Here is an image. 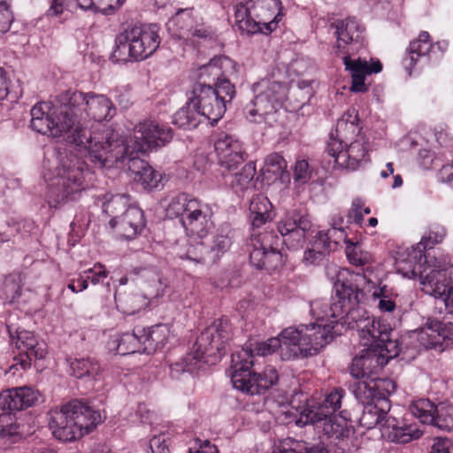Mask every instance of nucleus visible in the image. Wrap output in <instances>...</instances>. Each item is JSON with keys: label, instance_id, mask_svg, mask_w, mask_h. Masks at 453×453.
<instances>
[{"label": "nucleus", "instance_id": "obj_39", "mask_svg": "<svg viewBox=\"0 0 453 453\" xmlns=\"http://www.w3.org/2000/svg\"><path fill=\"white\" fill-rule=\"evenodd\" d=\"M170 328L165 324L155 325L142 332L143 349L142 352H154L163 348L168 341Z\"/></svg>", "mask_w": 453, "mask_h": 453}, {"label": "nucleus", "instance_id": "obj_36", "mask_svg": "<svg viewBox=\"0 0 453 453\" xmlns=\"http://www.w3.org/2000/svg\"><path fill=\"white\" fill-rule=\"evenodd\" d=\"M392 329L388 324L382 323L380 320H376L373 317L361 326L359 337L363 346L372 349L378 346L380 342H384L388 339V334H391Z\"/></svg>", "mask_w": 453, "mask_h": 453}, {"label": "nucleus", "instance_id": "obj_40", "mask_svg": "<svg viewBox=\"0 0 453 453\" xmlns=\"http://www.w3.org/2000/svg\"><path fill=\"white\" fill-rule=\"evenodd\" d=\"M21 439L19 426L10 413L0 414V451L6 450Z\"/></svg>", "mask_w": 453, "mask_h": 453}, {"label": "nucleus", "instance_id": "obj_63", "mask_svg": "<svg viewBox=\"0 0 453 453\" xmlns=\"http://www.w3.org/2000/svg\"><path fill=\"white\" fill-rule=\"evenodd\" d=\"M250 213H255L257 211H267L272 210V203L268 198L263 195H257L252 198L250 203Z\"/></svg>", "mask_w": 453, "mask_h": 453}, {"label": "nucleus", "instance_id": "obj_20", "mask_svg": "<svg viewBox=\"0 0 453 453\" xmlns=\"http://www.w3.org/2000/svg\"><path fill=\"white\" fill-rule=\"evenodd\" d=\"M311 226V222L306 214L293 210L287 212L278 223V231L288 249H296L304 242L305 233Z\"/></svg>", "mask_w": 453, "mask_h": 453}, {"label": "nucleus", "instance_id": "obj_3", "mask_svg": "<svg viewBox=\"0 0 453 453\" xmlns=\"http://www.w3.org/2000/svg\"><path fill=\"white\" fill-rule=\"evenodd\" d=\"M330 328L321 329L317 326H289L281 331L278 337H272L265 342H256L253 349L255 355L265 357L279 349L282 360H294L317 355L326 345Z\"/></svg>", "mask_w": 453, "mask_h": 453}, {"label": "nucleus", "instance_id": "obj_30", "mask_svg": "<svg viewBox=\"0 0 453 453\" xmlns=\"http://www.w3.org/2000/svg\"><path fill=\"white\" fill-rule=\"evenodd\" d=\"M40 394L29 387L14 388L0 394V408L4 411H21L33 406Z\"/></svg>", "mask_w": 453, "mask_h": 453}, {"label": "nucleus", "instance_id": "obj_61", "mask_svg": "<svg viewBox=\"0 0 453 453\" xmlns=\"http://www.w3.org/2000/svg\"><path fill=\"white\" fill-rule=\"evenodd\" d=\"M364 203L361 199L356 198L352 201L351 208L347 215V223H357L361 224L364 219V214L362 209Z\"/></svg>", "mask_w": 453, "mask_h": 453}, {"label": "nucleus", "instance_id": "obj_23", "mask_svg": "<svg viewBox=\"0 0 453 453\" xmlns=\"http://www.w3.org/2000/svg\"><path fill=\"white\" fill-rule=\"evenodd\" d=\"M362 355L355 357L352 360L349 371L350 374L358 379V381H370L375 380L380 382V389L387 386V391H389L388 387L395 390V384L391 380H382L373 377V375L385 365V361H380L373 349L366 348L362 351Z\"/></svg>", "mask_w": 453, "mask_h": 453}, {"label": "nucleus", "instance_id": "obj_22", "mask_svg": "<svg viewBox=\"0 0 453 453\" xmlns=\"http://www.w3.org/2000/svg\"><path fill=\"white\" fill-rule=\"evenodd\" d=\"M234 69V62L226 56L215 57L207 65L201 68L200 78L212 76V81L217 80L213 90L219 99H224L225 104L230 103L235 95L234 86L226 79H220V75L227 69Z\"/></svg>", "mask_w": 453, "mask_h": 453}, {"label": "nucleus", "instance_id": "obj_21", "mask_svg": "<svg viewBox=\"0 0 453 453\" xmlns=\"http://www.w3.org/2000/svg\"><path fill=\"white\" fill-rule=\"evenodd\" d=\"M413 335L425 349L443 351L453 342V323L433 320L415 331Z\"/></svg>", "mask_w": 453, "mask_h": 453}, {"label": "nucleus", "instance_id": "obj_19", "mask_svg": "<svg viewBox=\"0 0 453 453\" xmlns=\"http://www.w3.org/2000/svg\"><path fill=\"white\" fill-rule=\"evenodd\" d=\"M192 103L197 106L202 117L207 119L211 125L216 124L225 114L226 104L219 99L211 85L202 82L195 84L192 91Z\"/></svg>", "mask_w": 453, "mask_h": 453}, {"label": "nucleus", "instance_id": "obj_58", "mask_svg": "<svg viewBox=\"0 0 453 453\" xmlns=\"http://www.w3.org/2000/svg\"><path fill=\"white\" fill-rule=\"evenodd\" d=\"M84 273L87 274L84 278L87 279L88 281L89 280L93 285L103 282L108 276V272L101 264L95 265L93 268H89L85 271Z\"/></svg>", "mask_w": 453, "mask_h": 453}, {"label": "nucleus", "instance_id": "obj_11", "mask_svg": "<svg viewBox=\"0 0 453 453\" xmlns=\"http://www.w3.org/2000/svg\"><path fill=\"white\" fill-rule=\"evenodd\" d=\"M254 91L257 93L255 98L244 108L246 117L255 123L273 125L277 121L278 107L286 96V84L263 80L255 86Z\"/></svg>", "mask_w": 453, "mask_h": 453}, {"label": "nucleus", "instance_id": "obj_48", "mask_svg": "<svg viewBox=\"0 0 453 453\" xmlns=\"http://www.w3.org/2000/svg\"><path fill=\"white\" fill-rule=\"evenodd\" d=\"M341 242H345L346 245L348 242H352L347 238L343 227L330 228L326 232L320 231L316 235V247L320 248V245H324L329 251L332 249V243L336 246Z\"/></svg>", "mask_w": 453, "mask_h": 453}, {"label": "nucleus", "instance_id": "obj_45", "mask_svg": "<svg viewBox=\"0 0 453 453\" xmlns=\"http://www.w3.org/2000/svg\"><path fill=\"white\" fill-rule=\"evenodd\" d=\"M256 174V165L253 162H249L244 165L242 170L236 173L233 180L230 182V186L232 189L236 194L243 193L247 190L250 185L251 181Z\"/></svg>", "mask_w": 453, "mask_h": 453}, {"label": "nucleus", "instance_id": "obj_52", "mask_svg": "<svg viewBox=\"0 0 453 453\" xmlns=\"http://www.w3.org/2000/svg\"><path fill=\"white\" fill-rule=\"evenodd\" d=\"M346 256L349 262L357 266H363L372 261V254L364 250L358 242H348Z\"/></svg>", "mask_w": 453, "mask_h": 453}, {"label": "nucleus", "instance_id": "obj_33", "mask_svg": "<svg viewBox=\"0 0 453 453\" xmlns=\"http://www.w3.org/2000/svg\"><path fill=\"white\" fill-rule=\"evenodd\" d=\"M336 136L331 134L329 142L340 141L342 144H347L349 141L358 138L359 135H365L359 127V119L357 111L354 109L347 110L337 120L335 127Z\"/></svg>", "mask_w": 453, "mask_h": 453}, {"label": "nucleus", "instance_id": "obj_1", "mask_svg": "<svg viewBox=\"0 0 453 453\" xmlns=\"http://www.w3.org/2000/svg\"><path fill=\"white\" fill-rule=\"evenodd\" d=\"M57 102L67 107L73 122V142L83 147L95 161L105 165L108 154L112 153L119 144L111 130L91 132L87 129L88 120L109 121L117 113L113 103L104 95L94 92L84 93L66 90L57 96Z\"/></svg>", "mask_w": 453, "mask_h": 453}, {"label": "nucleus", "instance_id": "obj_35", "mask_svg": "<svg viewBox=\"0 0 453 453\" xmlns=\"http://www.w3.org/2000/svg\"><path fill=\"white\" fill-rule=\"evenodd\" d=\"M234 231L228 224H222L219 226L211 238V242L207 247L208 260L217 262L225 255L233 243Z\"/></svg>", "mask_w": 453, "mask_h": 453}, {"label": "nucleus", "instance_id": "obj_55", "mask_svg": "<svg viewBox=\"0 0 453 453\" xmlns=\"http://www.w3.org/2000/svg\"><path fill=\"white\" fill-rule=\"evenodd\" d=\"M192 13L193 8L180 9L170 22L178 27L180 33L182 31H191L193 24Z\"/></svg>", "mask_w": 453, "mask_h": 453}, {"label": "nucleus", "instance_id": "obj_54", "mask_svg": "<svg viewBox=\"0 0 453 453\" xmlns=\"http://www.w3.org/2000/svg\"><path fill=\"white\" fill-rule=\"evenodd\" d=\"M180 258H185L196 264L204 263L207 259V246L203 242H198L195 244H189L186 253L180 255Z\"/></svg>", "mask_w": 453, "mask_h": 453}, {"label": "nucleus", "instance_id": "obj_49", "mask_svg": "<svg viewBox=\"0 0 453 453\" xmlns=\"http://www.w3.org/2000/svg\"><path fill=\"white\" fill-rule=\"evenodd\" d=\"M287 169V162L284 157L276 152L269 154L265 159L262 168L264 175L270 174V179H279L282 176Z\"/></svg>", "mask_w": 453, "mask_h": 453}, {"label": "nucleus", "instance_id": "obj_57", "mask_svg": "<svg viewBox=\"0 0 453 453\" xmlns=\"http://www.w3.org/2000/svg\"><path fill=\"white\" fill-rule=\"evenodd\" d=\"M372 296L375 298L379 299L378 308L380 311L383 312H392L395 309V303L388 298L385 294V286L380 288V289H376V287L373 288Z\"/></svg>", "mask_w": 453, "mask_h": 453}, {"label": "nucleus", "instance_id": "obj_46", "mask_svg": "<svg viewBox=\"0 0 453 453\" xmlns=\"http://www.w3.org/2000/svg\"><path fill=\"white\" fill-rule=\"evenodd\" d=\"M333 303L328 299L320 298L314 300L311 303V314L315 319L316 322L306 326L311 327L313 326H324L330 323L333 319L331 316L330 306Z\"/></svg>", "mask_w": 453, "mask_h": 453}, {"label": "nucleus", "instance_id": "obj_43", "mask_svg": "<svg viewBox=\"0 0 453 453\" xmlns=\"http://www.w3.org/2000/svg\"><path fill=\"white\" fill-rule=\"evenodd\" d=\"M72 374L78 379L91 378L96 380L101 373L100 365L93 358H75L70 363Z\"/></svg>", "mask_w": 453, "mask_h": 453}, {"label": "nucleus", "instance_id": "obj_14", "mask_svg": "<svg viewBox=\"0 0 453 453\" xmlns=\"http://www.w3.org/2000/svg\"><path fill=\"white\" fill-rule=\"evenodd\" d=\"M279 238L273 232L253 233L248 242L250 264L257 269L274 270L283 264L277 246Z\"/></svg>", "mask_w": 453, "mask_h": 453}, {"label": "nucleus", "instance_id": "obj_38", "mask_svg": "<svg viewBox=\"0 0 453 453\" xmlns=\"http://www.w3.org/2000/svg\"><path fill=\"white\" fill-rule=\"evenodd\" d=\"M242 392L250 395H260L267 391L278 381L277 370L267 366L262 372H253Z\"/></svg>", "mask_w": 453, "mask_h": 453}, {"label": "nucleus", "instance_id": "obj_62", "mask_svg": "<svg viewBox=\"0 0 453 453\" xmlns=\"http://www.w3.org/2000/svg\"><path fill=\"white\" fill-rule=\"evenodd\" d=\"M311 178L309 164L306 160L301 159L296 161L294 169V180L301 183L307 182Z\"/></svg>", "mask_w": 453, "mask_h": 453}, {"label": "nucleus", "instance_id": "obj_25", "mask_svg": "<svg viewBox=\"0 0 453 453\" xmlns=\"http://www.w3.org/2000/svg\"><path fill=\"white\" fill-rule=\"evenodd\" d=\"M343 54L342 61L345 70L349 73L352 80L350 90L356 93L367 91L368 88L365 83V77L380 73L382 70L381 63L380 60L369 63L360 58H351L349 52Z\"/></svg>", "mask_w": 453, "mask_h": 453}, {"label": "nucleus", "instance_id": "obj_37", "mask_svg": "<svg viewBox=\"0 0 453 453\" xmlns=\"http://www.w3.org/2000/svg\"><path fill=\"white\" fill-rule=\"evenodd\" d=\"M364 32V27L355 18H348L336 24L337 44L336 48L341 53H346L345 46L358 42Z\"/></svg>", "mask_w": 453, "mask_h": 453}, {"label": "nucleus", "instance_id": "obj_31", "mask_svg": "<svg viewBox=\"0 0 453 453\" xmlns=\"http://www.w3.org/2000/svg\"><path fill=\"white\" fill-rule=\"evenodd\" d=\"M423 434V431L419 429L416 424H403L389 416L382 423L381 435L387 440L396 443H408L414 440L419 439Z\"/></svg>", "mask_w": 453, "mask_h": 453}, {"label": "nucleus", "instance_id": "obj_51", "mask_svg": "<svg viewBox=\"0 0 453 453\" xmlns=\"http://www.w3.org/2000/svg\"><path fill=\"white\" fill-rule=\"evenodd\" d=\"M130 196L127 195L116 194L103 204L104 212L114 218L119 216L129 207Z\"/></svg>", "mask_w": 453, "mask_h": 453}, {"label": "nucleus", "instance_id": "obj_13", "mask_svg": "<svg viewBox=\"0 0 453 453\" xmlns=\"http://www.w3.org/2000/svg\"><path fill=\"white\" fill-rule=\"evenodd\" d=\"M30 115V127L34 131L55 138L66 134V138L73 142L74 124L65 105L60 104L58 111L50 112L48 104L38 103L32 107Z\"/></svg>", "mask_w": 453, "mask_h": 453}, {"label": "nucleus", "instance_id": "obj_32", "mask_svg": "<svg viewBox=\"0 0 453 453\" xmlns=\"http://www.w3.org/2000/svg\"><path fill=\"white\" fill-rule=\"evenodd\" d=\"M433 48L430 35L427 32L422 31L418 38L410 42L406 50V55L403 58V65L408 71L409 75H411V71L419 63H427L428 54Z\"/></svg>", "mask_w": 453, "mask_h": 453}, {"label": "nucleus", "instance_id": "obj_17", "mask_svg": "<svg viewBox=\"0 0 453 453\" xmlns=\"http://www.w3.org/2000/svg\"><path fill=\"white\" fill-rule=\"evenodd\" d=\"M7 331L12 341L16 338V348L19 350L10 366V372L13 375L16 372L29 369L33 359H42L45 357L44 344H40L32 332L25 330L19 332L16 329L13 330L12 326H7Z\"/></svg>", "mask_w": 453, "mask_h": 453}, {"label": "nucleus", "instance_id": "obj_44", "mask_svg": "<svg viewBox=\"0 0 453 453\" xmlns=\"http://www.w3.org/2000/svg\"><path fill=\"white\" fill-rule=\"evenodd\" d=\"M436 405H434L428 399H418L413 401L410 406L409 411L415 418H417L423 424L433 425L434 421Z\"/></svg>", "mask_w": 453, "mask_h": 453}, {"label": "nucleus", "instance_id": "obj_26", "mask_svg": "<svg viewBox=\"0 0 453 453\" xmlns=\"http://www.w3.org/2000/svg\"><path fill=\"white\" fill-rule=\"evenodd\" d=\"M446 229L443 226L433 223L428 226L427 231L423 234L420 242L416 247H412L411 250H406V255H401L395 262L396 271L398 272V263L403 262L406 267L412 264L411 261V253L413 250H419L422 254L421 263L428 266L429 264H433L431 260L437 259L434 257H426L424 250L426 249H432L434 245L441 243L446 236Z\"/></svg>", "mask_w": 453, "mask_h": 453}, {"label": "nucleus", "instance_id": "obj_12", "mask_svg": "<svg viewBox=\"0 0 453 453\" xmlns=\"http://www.w3.org/2000/svg\"><path fill=\"white\" fill-rule=\"evenodd\" d=\"M379 383L372 380L357 381L354 385L355 396L363 405L359 424L366 429L380 426L381 430L382 423L390 416L388 414L391 407L390 402L380 390Z\"/></svg>", "mask_w": 453, "mask_h": 453}, {"label": "nucleus", "instance_id": "obj_10", "mask_svg": "<svg viewBox=\"0 0 453 453\" xmlns=\"http://www.w3.org/2000/svg\"><path fill=\"white\" fill-rule=\"evenodd\" d=\"M92 173L83 161L63 165L49 186V204L53 207L74 201L90 185Z\"/></svg>", "mask_w": 453, "mask_h": 453}, {"label": "nucleus", "instance_id": "obj_29", "mask_svg": "<svg viewBox=\"0 0 453 453\" xmlns=\"http://www.w3.org/2000/svg\"><path fill=\"white\" fill-rule=\"evenodd\" d=\"M311 424L319 434H322L327 439L332 441H342L349 435V429L345 422L336 421L334 415L317 417L316 418H308L307 415H300L296 420V425L303 426Z\"/></svg>", "mask_w": 453, "mask_h": 453}, {"label": "nucleus", "instance_id": "obj_5", "mask_svg": "<svg viewBox=\"0 0 453 453\" xmlns=\"http://www.w3.org/2000/svg\"><path fill=\"white\" fill-rule=\"evenodd\" d=\"M231 338V325L227 319H219L206 327L197 337L192 353L182 363L171 365L173 372H193L202 364H215L225 355V349Z\"/></svg>", "mask_w": 453, "mask_h": 453}, {"label": "nucleus", "instance_id": "obj_7", "mask_svg": "<svg viewBox=\"0 0 453 453\" xmlns=\"http://www.w3.org/2000/svg\"><path fill=\"white\" fill-rule=\"evenodd\" d=\"M166 215L180 219L186 234L190 236L203 238L214 227L212 207L187 193L171 198Z\"/></svg>", "mask_w": 453, "mask_h": 453}, {"label": "nucleus", "instance_id": "obj_64", "mask_svg": "<svg viewBox=\"0 0 453 453\" xmlns=\"http://www.w3.org/2000/svg\"><path fill=\"white\" fill-rule=\"evenodd\" d=\"M299 449H301L300 442L288 438L280 441L273 453H302L298 451Z\"/></svg>", "mask_w": 453, "mask_h": 453}, {"label": "nucleus", "instance_id": "obj_24", "mask_svg": "<svg viewBox=\"0 0 453 453\" xmlns=\"http://www.w3.org/2000/svg\"><path fill=\"white\" fill-rule=\"evenodd\" d=\"M219 164L227 171L237 169L245 160L242 143L234 136L221 133L214 144Z\"/></svg>", "mask_w": 453, "mask_h": 453}, {"label": "nucleus", "instance_id": "obj_2", "mask_svg": "<svg viewBox=\"0 0 453 453\" xmlns=\"http://www.w3.org/2000/svg\"><path fill=\"white\" fill-rule=\"evenodd\" d=\"M334 274V296L330 306L332 320L329 324L319 328L329 327L330 333L326 339V344L333 339L334 327L338 325L346 326L348 329H357L359 333L361 326L365 325L372 317L358 305L359 296L364 291L371 292L378 284V280L371 279L365 273H354L346 268H339L336 265L327 267V274ZM319 327V326H316Z\"/></svg>", "mask_w": 453, "mask_h": 453}, {"label": "nucleus", "instance_id": "obj_27", "mask_svg": "<svg viewBox=\"0 0 453 453\" xmlns=\"http://www.w3.org/2000/svg\"><path fill=\"white\" fill-rule=\"evenodd\" d=\"M109 225L125 239L131 240L145 226L143 211L138 207L129 206L124 213L111 219Z\"/></svg>", "mask_w": 453, "mask_h": 453}, {"label": "nucleus", "instance_id": "obj_53", "mask_svg": "<svg viewBox=\"0 0 453 453\" xmlns=\"http://www.w3.org/2000/svg\"><path fill=\"white\" fill-rule=\"evenodd\" d=\"M380 360L385 361V365L388 363V361L396 356H398L400 352L399 344L396 340L391 339V334H388V339L384 342H380L378 346L372 348Z\"/></svg>", "mask_w": 453, "mask_h": 453}, {"label": "nucleus", "instance_id": "obj_50", "mask_svg": "<svg viewBox=\"0 0 453 453\" xmlns=\"http://www.w3.org/2000/svg\"><path fill=\"white\" fill-rule=\"evenodd\" d=\"M433 425L441 430H453V404L440 403L436 405Z\"/></svg>", "mask_w": 453, "mask_h": 453}, {"label": "nucleus", "instance_id": "obj_41", "mask_svg": "<svg viewBox=\"0 0 453 453\" xmlns=\"http://www.w3.org/2000/svg\"><path fill=\"white\" fill-rule=\"evenodd\" d=\"M201 117L197 106H194L190 97L185 106L173 115V123L181 128L192 129L198 126Z\"/></svg>", "mask_w": 453, "mask_h": 453}, {"label": "nucleus", "instance_id": "obj_28", "mask_svg": "<svg viewBox=\"0 0 453 453\" xmlns=\"http://www.w3.org/2000/svg\"><path fill=\"white\" fill-rule=\"evenodd\" d=\"M253 349L251 343H246L240 350L232 355L231 381L234 387L242 391L253 373Z\"/></svg>", "mask_w": 453, "mask_h": 453}, {"label": "nucleus", "instance_id": "obj_18", "mask_svg": "<svg viewBox=\"0 0 453 453\" xmlns=\"http://www.w3.org/2000/svg\"><path fill=\"white\" fill-rule=\"evenodd\" d=\"M173 138L172 129L155 120H144L134 129L135 146L134 152H145L150 149L165 146Z\"/></svg>", "mask_w": 453, "mask_h": 453}, {"label": "nucleus", "instance_id": "obj_4", "mask_svg": "<svg viewBox=\"0 0 453 453\" xmlns=\"http://www.w3.org/2000/svg\"><path fill=\"white\" fill-rule=\"evenodd\" d=\"M408 267L403 262L398 263V273L408 279L418 277L421 290L434 298L441 299L448 313L453 314V266H441L437 259H433L428 266L421 263L419 250L411 253Z\"/></svg>", "mask_w": 453, "mask_h": 453}, {"label": "nucleus", "instance_id": "obj_6", "mask_svg": "<svg viewBox=\"0 0 453 453\" xmlns=\"http://www.w3.org/2000/svg\"><path fill=\"white\" fill-rule=\"evenodd\" d=\"M101 422L98 411L80 400H73L60 410L50 412L49 426L56 439L73 441L89 434Z\"/></svg>", "mask_w": 453, "mask_h": 453}, {"label": "nucleus", "instance_id": "obj_47", "mask_svg": "<svg viewBox=\"0 0 453 453\" xmlns=\"http://www.w3.org/2000/svg\"><path fill=\"white\" fill-rule=\"evenodd\" d=\"M82 10L111 14L120 8L126 0H76Z\"/></svg>", "mask_w": 453, "mask_h": 453}, {"label": "nucleus", "instance_id": "obj_60", "mask_svg": "<svg viewBox=\"0 0 453 453\" xmlns=\"http://www.w3.org/2000/svg\"><path fill=\"white\" fill-rule=\"evenodd\" d=\"M8 96H10L12 100L15 101L20 96V94L16 91L10 90L9 80L6 76V72L0 66V100L7 99Z\"/></svg>", "mask_w": 453, "mask_h": 453}, {"label": "nucleus", "instance_id": "obj_15", "mask_svg": "<svg viewBox=\"0 0 453 453\" xmlns=\"http://www.w3.org/2000/svg\"><path fill=\"white\" fill-rule=\"evenodd\" d=\"M134 154V151L129 152L128 145L120 143L112 153L108 154L106 162L113 159L115 161L127 159L128 172L134 182L141 184L144 189L157 188L163 179L162 174Z\"/></svg>", "mask_w": 453, "mask_h": 453}, {"label": "nucleus", "instance_id": "obj_42", "mask_svg": "<svg viewBox=\"0 0 453 453\" xmlns=\"http://www.w3.org/2000/svg\"><path fill=\"white\" fill-rule=\"evenodd\" d=\"M144 328L135 327L133 333H125L118 339L117 352L125 356L135 352H142L143 349L142 332Z\"/></svg>", "mask_w": 453, "mask_h": 453}, {"label": "nucleus", "instance_id": "obj_56", "mask_svg": "<svg viewBox=\"0 0 453 453\" xmlns=\"http://www.w3.org/2000/svg\"><path fill=\"white\" fill-rule=\"evenodd\" d=\"M328 253L329 250L326 246L320 245V248L316 247L315 239L311 248H309L307 250H305L303 259L307 264L317 265L320 263Z\"/></svg>", "mask_w": 453, "mask_h": 453}, {"label": "nucleus", "instance_id": "obj_34", "mask_svg": "<svg viewBox=\"0 0 453 453\" xmlns=\"http://www.w3.org/2000/svg\"><path fill=\"white\" fill-rule=\"evenodd\" d=\"M344 395L345 391L342 388H334L326 395L321 403L318 405L309 403L300 415H307L308 418L334 415L340 410Z\"/></svg>", "mask_w": 453, "mask_h": 453}, {"label": "nucleus", "instance_id": "obj_59", "mask_svg": "<svg viewBox=\"0 0 453 453\" xmlns=\"http://www.w3.org/2000/svg\"><path fill=\"white\" fill-rule=\"evenodd\" d=\"M13 21V15L10 10V5L6 1L0 2V34L6 33L12 22Z\"/></svg>", "mask_w": 453, "mask_h": 453}, {"label": "nucleus", "instance_id": "obj_9", "mask_svg": "<svg viewBox=\"0 0 453 453\" xmlns=\"http://www.w3.org/2000/svg\"><path fill=\"white\" fill-rule=\"evenodd\" d=\"M159 44L157 25L129 26L116 36L112 58L124 63L142 61L150 57Z\"/></svg>", "mask_w": 453, "mask_h": 453}, {"label": "nucleus", "instance_id": "obj_8", "mask_svg": "<svg viewBox=\"0 0 453 453\" xmlns=\"http://www.w3.org/2000/svg\"><path fill=\"white\" fill-rule=\"evenodd\" d=\"M280 0H238L235 5V24L242 33L267 35L274 31L280 21Z\"/></svg>", "mask_w": 453, "mask_h": 453}, {"label": "nucleus", "instance_id": "obj_16", "mask_svg": "<svg viewBox=\"0 0 453 453\" xmlns=\"http://www.w3.org/2000/svg\"><path fill=\"white\" fill-rule=\"evenodd\" d=\"M326 151L340 167L356 170L369 161V143L365 135H359L347 144L340 141L328 142Z\"/></svg>", "mask_w": 453, "mask_h": 453}]
</instances>
